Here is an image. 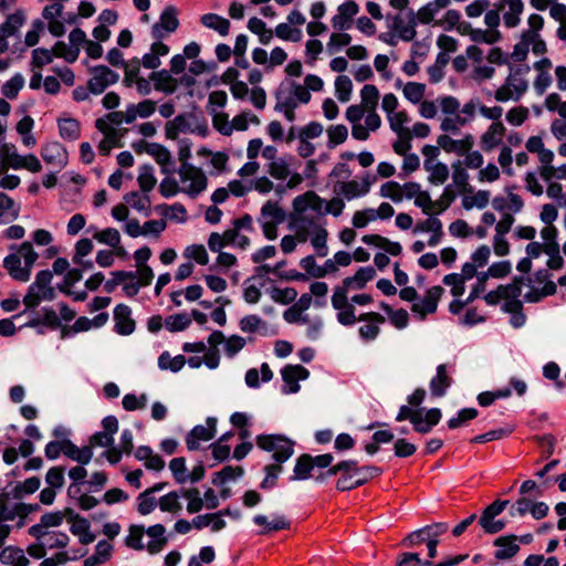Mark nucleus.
Here are the masks:
<instances>
[{"label": "nucleus", "instance_id": "nucleus-1", "mask_svg": "<svg viewBox=\"0 0 566 566\" xmlns=\"http://www.w3.org/2000/svg\"><path fill=\"white\" fill-rule=\"evenodd\" d=\"M178 156L179 160L181 161V165L178 169L181 182L191 181L190 185L185 188V193H187L191 199H195L206 190L208 179L200 168L195 167L188 163L189 158L191 157V149L190 143H188L186 139H182L179 143Z\"/></svg>", "mask_w": 566, "mask_h": 566}, {"label": "nucleus", "instance_id": "nucleus-2", "mask_svg": "<svg viewBox=\"0 0 566 566\" xmlns=\"http://www.w3.org/2000/svg\"><path fill=\"white\" fill-rule=\"evenodd\" d=\"M256 446L266 451L273 452V460L279 464L287 461L294 453V441L283 434H259Z\"/></svg>", "mask_w": 566, "mask_h": 566}, {"label": "nucleus", "instance_id": "nucleus-3", "mask_svg": "<svg viewBox=\"0 0 566 566\" xmlns=\"http://www.w3.org/2000/svg\"><path fill=\"white\" fill-rule=\"evenodd\" d=\"M207 426H195L186 437V444L189 451H196L200 448V442H207L214 438L217 433V418L208 417Z\"/></svg>", "mask_w": 566, "mask_h": 566}, {"label": "nucleus", "instance_id": "nucleus-4", "mask_svg": "<svg viewBox=\"0 0 566 566\" xmlns=\"http://www.w3.org/2000/svg\"><path fill=\"white\" fill-rule=\"evenodd\" d=\"M92 77L88 80V90L92 94H102L107 86L117 83L119 75L106 65H97L91 70Z\"/></svg>", "mask_w": 566, "mask_h": 566}, {"label": "nucleus", "instance_id": "nucleus-5", "mask_svg": "<svg viewBox=\"0 0 566 566\" xmlns=\"http://www.w3.org/2000/svg\"><path fill=\"white\" fill-rule=\"evenodd\" d=\"M178 27L179 20L176 7L167 6L160 13L159 21L151 27V36L155 40H163L175 32Z\"/></svg>", "mask_w": 566, "mask_h": 566}, {"label": "nucleus", "instance_id": "nucleus-6", "mask_svg": "<svg viewBox=\"0 0 566 566\" xmlns=\"http://www.w3.org/2000/svg\"><path fill=\"white\" fill-rule=\"evenodd\" d=\"M321 228L313 216L302 213H290L289 229L295 232L298 242H306L310 234Z\"/></svg>", "mask_w": 566, "mask_h": 566}, {"label": "nucleus", "instance_id": "nucleus-7", "mask_svg": "<svg viewBox=\"0 0 566 566\" xmlns=\"http://www.w3.org/2000/svg\"><path fill=\"white\" fill-rule=\"evenodd\" d=\"M282 379L286 384L283 386L282 392L285 395L295 394L300 390V380H305L310 376V371L302 365H286L281 370Z\"/></svg>", "mask_w": 566, "mask_h": 566}, {"label": "nucleus", "instance_id": "nucleus-8", "mask_svg": "<svg viewBox=\"0 0 566 566\" xmlns=\"http://www.w3.org/2000/svg\"><path fill=\"white\" fill-rule=\"evenodd\" d=\"M443 292L444 290L440 285L428 289L423 298L420 302L412 304L411 311L419 314L421 319H424L428 314L437 312L438 303Z\"/></svg>", "mask_w": 566, "mask_h": 566}, {"label": "nucleus", "instance_id": "nucleus-9", "mask_svg": "<svg viewBox=\"0 0 566 566\" xmlns=\"http://www.w3.org/2000/svg\"><path fill=\"white\" fill-rule=\"evenodd\" d=\"M249 113H241L233 117L232 122L229 123L227 114L216 115L212 119L213 127L223 136H230L232 132L247 130L249 127Z\"/></svg>", "mask_w": 566, "mask_h": 566}, {"label": "nucleus", "instance_id": "nucleus-10", "mask_svg": "<svg viewBox=\"0 0 566 566\" xmlns=\"http://www.w3.org/2000/svg\"><path fill=\"white\" fill-rule=\"evenodd\" d=\"M41 157L49 164L59 169L67 165L69 155L66 148L60 142H49L41 148Z\"/></svg>", "mask_w": 566, "mask_h": 566}, {"label": "nucleus", "instance_id": "nucleus-11", "mask_svg": "<svg viewBox=\"0 0 566 566\" xmlns=\"http://www.w3.org/2000/svg\"><path fill=\"white\" fill-rule=\"evenodd\" d=\"M114 332L118 335L128 336L134 333L136 323L132 318V310L126 304H118L114 308Z\"/></svg>", "mask_w": 566, "mask_h": 566}, {"label": "nucleus", "instance_id": "nucleus-12", "mask_svg": "<svg viewBox=\"0 0 566 566\" xmlns=\"http://www.w3.org/2000/svg\"><path fill=\"white\" fill-rule=\"evenodd\" d=\"M358 321L368 322L369 324L359 327V336L366 340H374L380 333L378 324L385 323V317L377 312H368L359 315Z\"/></svg>", "mask_w": 566, "mask_h": 566}, {"label": "nucleus", "instance_id": "nucleus-13", "mask_svg": "<svg viewBox=\"0 0 566 566\" xmlns=\"http://www.w3.org/2000/svg\"><path fill=\"white\" fill-rule=\"evenodd\" d=\"M337 11L338 13L332 19V24L335 29L344 31L352 27V20L358 13L359 7L354 0H346Z\"/></svg>", "mask_w": 566, "mask_h": 566}, {"label": "nucleus", "instance_id": "nucleus-14", "mask_svg": "<svg viewBox=\"0 0 566 566\" xmlns=\"http://www.w3.org/2000/svg\"><path fill=\"white\" fill-rule=\"evenodd\" d=\"M516 542L517 536L513 534L495 538L493 545L499 547V549L494 552V557L499 560H506L514 557L520 551V545Z\"/></svg>", "mask_w": 566, "mask_h": 566}, {"label": "nucleus", "instance_id": "nucleus-15", "mask_svg": "<svg viewBox=\"0 0 566 566\" xmlns=\"http://www.w3.org/2000/svg\"><path fill=\"white\" fill-rule=\"evenodd\" d=\"M438 145L443 148L447 153H457L460 156H464L473 147V136L468 134L463 139L455 140L450 136L443 134L438 137Z\"/></svg>", "mask_w": 566, "mask_h": 566}, {"label": "nucleus", "instance_id": "nucleus-16", "mask_svg": "<svg viewBox=\"0 0 566 566\" xmlns=\"http://www.w3.org/2000/svg\"><path fill=\"white\" fill-rule=\"evenodd\" d=\"M192 113L179 114L172 120L166 123L165 135L168 139L175 140L179 133H187L191 130L190 119H195Z\"/></svg>", "mask_w": 566, "mask_h": 566}, {"label": "nucleus", "instance_id": "nucleus-17", "mask_svg": "<svg viewBox=\"0 0 566 566\" xmlns=\"http://www.w3.org/2000/svg\"><path fill=\"white\" fill-rule=\"evenodd\" d=\"M343 470H340L339 476L336 481V489L340 492L352 491L358 488L355 475V460L348 459L343 460Z\"/></svg>", "mask_w": 566, "mask_h": 566}, {"label": "nucleus", "instance_id": "nucleus-18", "mask_svg": "<svg viewBox=\"0 0 566 566\" xmlns=\"http://www.w3.org/2000/svg\"><path fill=\"white\" fill-rule=\"evenodd\" d=\"M453 380L447 375V365L440 364L437 367V374L431 378L429 387L432 397H443Z\"/></svg>", "mask_w": 566, "mask_h": 566}, {"label": "nucleus", "instance_id": "nucleus-19", "mask_svg": "<svg viewBox=\"0 0 566 566\" xmlns=\"http://www.w3.org/2000/svg\"><path fill=\"white\" fill-rule=\"evenodd\" d=\"M375 276L376 271L373 266H363L359 268L353 276L345 277L342 284L348 290H361Z\"/></svg>", "mask_w": 566, "mask_h": 566}, {"label": "nucleus", "instance_id": "nucleus-20", "mask_svg": "<svg viewBox=\"0 0 566 566\" xmlns=\"http://www.w3.org/2000/svg\"><path fill=\"white\" fill-rule=\"evenodd\" d=\"M505 127L502 122H493L481 137V146L484 151H491L502 143Z\"/></svg>", "mask_w": 566, "mask_h": 566}, {"label": "nucleus", "instance_id": "nucleus-21", "mask_svg": "<svg viewBox=\"0 0 566 566\" xmlns=\"http://www.w3.org/2000/svg\"><path fill=\"white\" fill-rule=\"evenodd\" d=\"M3 268L8 271L9 275L19 282L29 281V270L21 266V256L15 253H10L3 259Z\"/></svg>", "mask_w": 566, "mask_h": 566}, {"label": "nucleus", "instance_id": "nucleus-22", "mask_svg": "<svg viewBox=\"0 0 566 566\" xmlns=\"http://www.w3.org/2000/svg\"><path fill=\"white\" fill-rule=\"evenodd\" d=\"M253 522L254 524L264 527L260 532L262 535L281 530H289L291 526V522L283 515H277L272 521H269L265 515L258 514L253 517Z\"/></svg>", "mask_w": 566, "mask_h": 566}, {"label": "nucleus", "instance_id": "nucleus-23", "mask_svg": "<svg viewBox=\"0 0 566 566\" xmlns=\"http://www.w3.org/2000/svg\"><path fill=\"white\" fill-rule=\"evenodd\" d=\"M149 78L154 82V87L158 92L172 94L177 88V81L167 70L155 71Z\"/></svg>", "mask_w": 566, "mask_h": 566}, {"label": "nucleus", "instance_id": "nucleus-24", "mask_svg": "<svg viewBox=\"0 0 566 566\" xmlns=\"http://www.w3.org/2000/svg\"><path fill=\"white\" fill-rule=\"evenodd\" d=\"M361 241L368 245H376L386 251L390 255H399L402 251V247L399 242H392L389 239L379 234H365Z\"/></svg>", "mask_w": 566, "mask_h": 566}, {"label": "nucleus", "instance_id": "nucleus-25", "mask_svg": "<svg viewBox=\"0 0 566 566\" xmlns=\"http://www.w3.org/2000/svg\"><path fill=\"white\" fill-rule=\"evenodd\" d=\"M57 127L60 136L65 140H76L81 136V123L73 117L59 118Z\"/></svg>", "mask_w": 566, "mask_h": 566}, {"label": "nucleus", "instance_id": "nucleus-26", "mask_svg": "<svg viewBox=\"0 0 566 566\" xmlns=\"http://www.w3.org/2000/svg\"><path fill=\"white\" fill-rule=\"evenodd\" d=\"M20 207L4 192H0V223L11 222L18 219Z\"/></svg>", "mask_w": 566, "mask_h": 566}, {"label": "nucleus", "instance_id": "nucleus-27", "mask_svg": "<svg viewBox=\"0 0 566 566\" xmlns=\"http://www.w3.org/2000/svg\"><path fill=\"white\" fill-rule=\"evenodd\" d=\"M200 22L206 28L217 31L222 36L229 34L230 21L217 13H206L201 15Z\"/></svg>", "mask_w": 566, "mask_h": 566}, {"label": "nucleus", "instance_id": "nucleus-28", "mask_svg": "<svg viewBox=\"0 0 566 566\" xmlns=\"http://www.w3.org/2000/svg\"><path fill=\"white\" fill-rule=\"evenodd\" d=\"M0 562L11 566H28L29 559L19 547L8 546L0 552Z\"/></svg>", "mask_w": 566, "mask_h": 566}, {"label": "nucleus", "instance_id": "nucleus-29", "mask_svg": "<svg viewBox=\"0 0 566 566\" xmlns=\"http://www.w3.org/2000/svg\"><path fill=\"white\" fill-rule=\"evenodd\" d=\"M24 11L18 9L15 12L7 17L6 21L0 25V31L4 35L13 36L18 33L19 29L24 24Z\"/></svg>", "mask_w": 566, "mask_h": 566}, {"label": "nucleus", "instance_id": "nucleus-30", "mask_svg": "<svg viewBox=\"0 0 566 566\" xmlns=\"http://www.w3.org/2000/svg\"><path fill=\"white\" fill-rule=\"evenodd\" d=\"M313 471L312 455L303 453L296 459L294 465L293 475L290 478L291 481L295 480H307L310 479L311 472Z\"/></svg>", "mask_w": 566, "mask_h": 566}, {"label": "nucleus", "instance_id": "nucleus-31", "mask_svg": "<svg viewBox=\"0 0 566 566\" xmlns=\"http://www.w3.org/2000/svg\"><path fill=\"white\" fill-rule=\"evenodd\" d=\"M137 182L144 193H148L155 188L157 179L151 165L144 164L139 167Z\"/></svg>", "mask_w": 566, "mask_h": 566}, {"label": "nucleus", "instance_id": "nucleus-32", "mask_svg": "<svg viewBox=\"0 0 566 566\" xmlns=\"http://www.w3.org/2000/svg\"><path fill=\"white\" fill-rule=\"evenodd\" d=\"M239 326L244 333H255L260 331L261 335H268V324L254 314L242 317L239 322Z\"/></svg>", "mask_w": 566, "mask_h": 566}, {"label": "nucleus", "instance_id": "nucleus-33", "mask_svg": "<svg viewBox=\"0 0 566 566\" xmlns=\"http://www.w3.org/2000/svg\"><path fill=\"white\" fill-rule=\"evenodd\" d=\"M124 200L132 208H134L138 212L144 213V216H146V217L150 216V213H151V211L149 209L150 199H149V196H147V193L144 197H140V195L137 191H130L124 196Z\"/></svg>", "mask_w": 566, "mask_h": 566}, {"label": "nucleus", "instance_id": "nucleus-34", "mask_svg": "<svg viewBox=\"0 0 566 566\" xmlns=\"http://www.w3.org/2000/svg\"><path fill=\"white\" fill-rule=\"evenodd\" d=\"M382 469L376 465L359 467L358 461L355 460V475L358 488L365 485L368 481L381 475Z\"/></svg>", "mask_w": 566, "mask_h": 566}, {"label": "nucleus", "instance_id": "nucleus-35", "mask_svg": "<svg viewBox=\"0 0 566 566\" xmlns=\"http://www.w3.org/2000/svg\"><path fill=\"white\" fill-rule=\"evenodd\" d=\"M390 128L400 137L411 138V132L403 125L409 122L408 114L405 111L394 113L388 116Z\"/></svg>", "mask_w": 566, "mask_h": 566}, {"label": "nucleus", "instance_id": "nucleus-36", "mask_svg": "<svg viewBox=\"0 0 566 566\" xmlns=\"http://www.w3.org/2000/svg\"><path fill=\"white\" fill-rule=\"evenodd\" d=\"M537 36V33L525 31L522 34V41L516 43L514 45L513 52H512V59L516 62H523L526 60L528 51H530V44L531 40H534Z\"/></svg>", "mask_w": 566, "mask_h": 566}, {"label": "nucleus", "instance_id": "nucleus-37", "mask_svg": "<svg viewBox=\"0 0 566 566\" xmlns=\"http://www.w3.org/2000/svg\"><path fill=\"white\" fill-rule=\"evenodd\" d=\"M191 324V317L187 313H177L169 315L165 319L166 328L171 332H182L187 329Z\"/></svg>", "mask_w": 566, "mask_h": 566}, {"label": "nucleus", "instance_id": "nucleus-38", "mask_svg": "<svg viewBox=\"0 0 566 566\" xmlns=\"http://www.w3.org/2000/svg\"><path fill=\"white\" fill-rule=\"evenodd\" d=\"M244 473V470L242 467H231L226 465L220 471L216 472L212 478V483L214 485H222L227 483L230 480L241 478Z\"/></svg>", "mask_w": 566, "mask_h": 566}, {"label": "nucleus", "instance_id": "nucleus-39", "mask_svg": "<svg viewBox=\"0 0 566 566\" xmlns=\"http://www.w3.org/2000/svg\"><path fill=\"white\" fill-rule=\"evenodd\" d=\"M186 364V358L182 355L170 357L168 352L160 354L158 358V367L163 370L169 369L172 373H178Z\"/></svg>", "mask_w": 566, "mask_h": 566}, {"label": "nucleus", "instance_id": "nucleus-40", "mask_svg": "<svg viewBox=\"0 0 566 566\" xmlns=\"http://www.w3.org/2000/svg\"><path fill=\"white\" fill-rule=\"evenodd\" d=\"M361 106L367 111H375L379 101V91L373 84H366L360 91Z\"/></svg>", "mask_w": 566, "mask_h": 566}, {"label": "nucleus", "instance_id": "nucleus-41", "mask_svg": "<svg viewBox=\"0 0 566 566\" xmlns=\"http://www.w3.org/2000/svg\"><path fill=\"white\" fill-rule=\"evenodd\" d=\"M23 86L24 77L22 76V74L17 73L2 85L1 93L4 97L9 99H14L18 96L19 92L23 88Z\"/></svg>", "mask_w": 566, "mask_h": 566}, {"label": "nucleus", "instance_id": "nucleus-42", "mask_svg": "<svg viewBox=\"0 0 566 566\" xmlns=\"http://www.w3.org/2000/svg\"><path fill=\"white\" fill-rule=\"evenodd\" d=\"M490 200V192L488 190H479L473 196H464L462 206L465 210H471L473 207L483 209L488 206Z\"/></svg>", "mask_w": 566, "mask_h": 566}, {"label": "nucleus", "instance_id": "nucleus-43", "mask_svg": "<svg viewBox=\"0 0 566 566\" xmlns=\"http://www.w3.org/2000/svg\"><path fill=\"white\" fill-rule=\"evenodd\" d=\"M56 57H63L69 63H74L80 54V48L67 45L63 41H57L53 48V53Z\"/></svg>", "mask_w": 566, "mask_h": 566}, {"label": "nucleus", "instance_id": "nucleus-44", "mask_svg": "<svg viewBox=\"0 0 566 566\" xmlns=\"http://www.w3.org/2000/svg\"><path fill=\"white\" fill-rule=\"evenodd\" d=\"M523 1L522 0H512V3L509 6V11L504 13V24L507 28H515L520 23V14L523 12Z\"/></svg>", "mask_w": 566, "mask_h": 566}, {"label": "nucleus", "instance_id": "nucleus-45", "mask_svg": "<svg viewBox=\"0 0 566 566\" xmlns=\"http://www.w3.org/2000/svg\"><path fill=\"white\" fill-rule=\"evenodd\" d=\"M479 411L475 408H463L458 411L457 416L449 419L447 424L449 429H457L465 424L468 421L478 417Z\"/></svg>", "mask_w": 566, "mask_h": 566}, {"label": "nucleus", "instance_id": "nucleus-46", "mask_svg": "<svg viewBox=\"0 0 566 566\" xmlns=\"http://www.w3.org/2000/svg\"><path fill=\"white\" fill-rule=\"evenodd\" d=\"M452 179L457 187H459L464 192H471L472 187L469 186L468 179L469 175L465 169L462 167L460 160L452 164Z\"/></svg>", "mask_w": 566, "mask_h": 566}, {"label": "nucleus", "instance_id": "nucleus-47", "mask_svg": "<svg viewBox=\"0 0 566 566\" xmlns=\"http://www.w3.org/2000/svg\"><path fill=\"white\" fill-rule=\"evenodd\" d=\"M263 218H271L274 223H282L285 221V211L279 206L277 202L268 201L261 209Z\"/></svg>", "mask_w": 566, "mask_h": 566}, {"label": "nucleus", "instance_id": "nucleus-48", "mask_svg": "<svg viewBox=\"0 0 566 566\" xmlns=\"http://www.w3.org/2000/svg\"><path fill=\"white\" fill-rule=\"evenodd\" d=\"M353 83L347 75H338L335 80V91L337 98L345 103L348 102L352 95Z\"/></svg>", "mask_w": 566, "mask_h": 566}, {"label": "nucleus", "instance_id": "nucleus-49", "mask_svg": "<svg viewBox=\"0 0 566 566\" xmlns=\"http://www.w3.org/2000/svg\"><path fill=\"white\" fill-rule=\"evenodd\" d=\"M158 505L163 512L178 513L181 510L178 492L171 491L161 496L158 501Z\"/></svg>", "mask_w": 566, "mask_h": 566}, {"label": "nucleus", "instance_id": "nucleus-50", "mask_svg": "<svg viewBox=\"0 0 566 566\" xmlns=\"http://www.w3.org/2000/svg\"><path fill=\"white\" fill-rule=\"evenodd\" d=\"M327 135H328L327 146H328V148H334L335 146L343 144L347 139L348 129L343 124L331 126L327 129Z\"/></svg>", "mask_w": 566, "mask_h": 566}, {"label": "nucleus", "instance_id": "nucleus-51", "mask_svg": "<svg viewBox=\"0 0 566 566\" xmlns=\"http://www.w3.org/2000/svg\"><path fill=\"white\" fill-rule=\"evenodd\" d=\"M426 85L417 82H408L403 87V96L412 104H418L423 98Z\"/></svg>", "mask_w": 566, "mask_h": 566}, {"label": "nucleus", "instance_id": "nucleus-52", "mask_svg": "<svg viewBox=\"0 0 566 566\" xmlns=\"http://www.w3.org/2000/svg\"><path fill=\"white\" fill-rule=\"evenodd\" d=\"M94 239L99 243L107 244L112 248L118 247L120 243V234L115 228H106L94 234Z\"/></svg>", "mask_w": 566, "mask_h": 566}, {"label": "nucleus", "instance_id": "nucleus-53", "mask_svg": "<svg viewBox=\"0 0 566 566\" xmlns=\"http://www.w3.org/2000/svg\"><path fill=\"white\" fill-rule=\"evenodd\" d=\"M147 153L153 156L157 164L164 166V164H171L170 151L163 145L151 143L147 146Z\"/></svg>", "mask_w": 566, "mask_h": 566}, {"label": "nucleus", "instance_id": "nucleus-54", "mask_svg": "<svg viewBox=\"0 0 566 566\" xmlns=\"http://www.w3.org/2000/svg\"><path fill=\"white\" fill-rule=\"evenodd\" d=\"M282 465L279 463L268 464L264 467V471L266 473L263 481L260 483V488L263 490H269L275 486L279 474L282 472Z\"/></svg>", "mask_w": 566, "mask_h": 566}, {"label": "nucleus", "instance_id": "nucleus-55", "mask_svg": "<svg viewBox=\"0 0 566 566\" xmlns=\"http://www.w3.org/2000/svg\"><path fill=\"white\" fill-rule=\"evenodd\" d=\"M418 22L416 21V12L410 9L408 12V22L399 31V38L405 42H410L415 39Z\"/></svg>", "mask_w": 566, "mask_h": 566}, {"label": "nucleus", "instance_id": "nucleus-56", "mask_svg": "<svg viewBox=\"0 0 566 566\" xmlns=\"http://www.w3.org/2000/svg\"><path fill=\"white\" fill-rule=\"evenodd\" d=\"M511 432H512L511 429L499 428V429L490 430L485 433L475 436L474 438L471 439L470 442L471 443H486L490 441L503 439V438L507 437Z\"/></svg>", "mask_w": 566, "mask_h": 566}, {"label": "nucleus", "instance_id": "nucleus-57", "mask_svg": "<svg viewBox=\"0 0 566 566\" xmlns=\"http://www.w3.org/2000/svg\"><path fill=\"white\" fill-rule=\"evenodd\" d=\"M23 260H24V269L29 270V277L31 276V270L36 262L39 254L34 251L32 243L29 241H24L19 249Z\"/></svg>", "mask_w": 566, "mask_h": 566}, {"label": "nucleus", "instance_id": "nucleus-58", "mask_svg": "<svg viewBox=\"0 0 566 566\" xmlns=\"http://www.w3.org/2000/svg\"><path fill=\"white\" fill-rule=\"evenodd\" d=\"M247 344L245 338L239 335H231L226 338L224 354L229 358H233Z\"/></svg>", "mask_w": 566, "mask_h": 566}, {"label": "nucleus", "instance_id": "nucleus-59", "mask_svg": "<svg viewBox=\"0 0 566 566\" xmlns=\"http://www.w3.org/2000/svg\"><path fill=\"white\" fill-rule=\"evenodd\" d=\"M169 469L177 483H185L188 480L186 474V460L182 457L174 458L169 463Z\"/></svg>", "mask_w": 566, "mask_h": 566}, {"label": "nucleus", "instance_id": "nucleus-60", "mask_svg": "<svg viewBox=\"0 0 566 566\" xmlns=\"http://www.w3.org/2000/svg\"><path fill=\"white\" fill-rule=\"evenodd\" d=\"M443 283L451 286V294L459 297L464 293V277L458 273H450L444 275Z\"/></svg>", "mask_w": 566, "mask_h": 566}, {"label": "nucleus", "instance_id": "nucleus-61", "mask_svg": "<svg viewBox=\"0 0 566 566\" xmlns=\"http://www.w3.org/2000/svg\"><path fill=\"white\" fill-rule=\"evenodd\" d=\"M427 170L431 171L429 181L434 185L443 184L449 177L448 166L443 163L432 164Z\"/></svg>", "mask_w": 566, "mask_h": 566}, {"label": "nucleus", "instance_id": "nucleus-62", "mask_svg": "<svg viewBox=\"0 0 566 566\" xmlns=\"http://www.w3.org/2000/svg\"><path fill=\"white\" fill-rule=\"evenodd\" d=\"M268 172L273 177L274 179H285L290 175V168L287 163L279 158L276 160H273L269 164Z\"/></svg>", "mask_w": 566, "mask_h": 566}, {"label": "nucleus", "instance_id": "nucleus-63", "mask_svg": "<svg viewBox=\"0 0 566 566\" xmlns=\"http://www.w3.org/2000/svg\"><path fill=\"white\" fill-rule=\"evenodd\" d=\"M137 501H138L137 511L142 515L150 514L157 506L156 499L151 494L147 493L146 491L142 492L137 496Z\"/></svg>", "mask_w": 566, "mask_h": 566}, {"label": "nucleus", "instance_id": "nucleus-64", "mask_svg": "<svg viewBox=\"0 0 566 566\" xmlns=\"http://www.w3.org/2000/svg\"><path fill=\"white\" fill-rule=\"evenodd\" d=\"M70 537L63 532H49L48 537L44 541L46 548H64L67 546Z\"/></svg>", "mask_w": 566, "mask_h": 566}]
</instances>
